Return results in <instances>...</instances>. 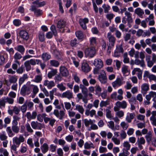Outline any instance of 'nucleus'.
<instances>
[{
    "instance_id": "obj_30",
    "label": "nucleus",
    "mask_w": 156,
    "mask_h": 156,
    "mask_svg": "<svg viewBox=\"0 0 156 156\" xmlns=\"http://www.w3.org/2000/svg\"><path fill=\"white\" fill-rule=\"evenodd\" d=\"M57 72V69H52L48 73L47 76L49 78L51 79L53 76L56 75Z\"/></svg>"
},
{
    "instance_id": "obj_2",
    "label": "nucleus",
    "mask_w": 156,
    "mask_h": 156,
    "mask_svg": "<svg viewBox=\"0 0 156 156\" xmlns=\"http://www.w3.org/2000/svg\"><path fill=\"white\" fill-rule=\"evenodd\" d=\"M115 105L116 106L114 107V110L115 112H117L119 110L120 108L125 109L127 106V103L125 101H123L121 102L118 101L116 103Z\"/></svg>"
},
{
    "instance_id": "obj_52",
    "label": "nucleus",
    "mask_w": 156,
    "mask_h": 156,
    "mask_svg": "<svg viewBox=\"0 0 156 156\" xmlns=\"http://www.w3.org/2000/svg\"><path fill=\"white\" fill-rule=\"evenodd\" d=\"M31 86L33 87V94L35 96L38 92L39 89L36 85L32 84L31 85Z\"/></svg>"
},
{
    "instance_id": "obj_15",
    "label": "nucleus",
    "mask_w": 156,
    "mask_h": 156,
    "mask_svg": "<svg viewBox=\"0 0 156 156\" xmlns=\"http://www.w3.org/2000/svg\"><path fill=\"white\" fill-rule=\"evenodd\" d=\"M37 114V113L35 111H33L32 114L30 112H28L26 113L25 116L28 119L30 120L32 119H35L36 117Z\"/></svg>"
},
{
    "instance_id": "obj_32",
    "label": "nucleus",
    "mask_w": 156,
    "mask_h": 156,
    "mask_svg": "<svg viewBox=\"0 0 156 156\" xmlns=\"http://www.w3.org/2000/svg\"><path fill=\"white\" fill-rule=\"evenodd\" d=\"M32 3L36 5L35 6L36 7H40L44 6L46 4V2L44 1L40 2L39 0H37L33 2Z\"/></svg>"
},
{
    "instance_id": "obj_9",
    "label": "nucleus",
    "mask_w": 156,
    "mask_h": 156,
    "mask_svg": "<svg viewBox=\"0 0 156 156\" xmlns=\"http://www.w3.org/2000/svg\"><path fill=\"white\" fill-rule=\"evenodd\" d=\"M53 114L60 119H62L65 115L64 111L62 110L60 111L59 112L58 110L55 109L53 112Z\"/></svg>"
},
{
    "instance_id": "obj_35",
    "label": "nucleus",
    "mask_w": 156,
    "mask_h": 156,
    "mask_svg": "<svg viewBox=\"0 0 156 156\" xmlns=\"http://www.w3.org/2000/svg\"><path fill=\"white\" fill-rule=\"evenodd\" d=\"M28 78V76L27 74H23V76L20 77L19 79V85L20 86L26 79H27Z\"/></svg>"
},
{
    "instance_id": "obj_37",
    "label": "nucleus",
    "mask_w": 156,
    "mask_h": 156,
    "mask_svg": "<svg viewBox=\"0 0 156 156\" xmlns=\"http://www.w3.org/2000/svg\"><path fill=\"white\" fill-rule=\"evenodd\" d=\"M75 109L78 111L80 114H83L84 110L82 106L79 105H76L75 106Z\"/></svg>"
},
{
    "instance_id": "obj_26",
    "label": "nucleus",
    "mask_w": 156,
    "mask_h": 156,
    "mask_svg": "<svg viewBox=\"0 0 156 156\" xmlns=\"http://www.w3.org/2000/svg\"><path fill=\"white\" fill-rule=\"evenodd\" d=\"M138 58H135L136 59L134 61V64L137 65H139L142 67H145V65L144 60L141 59L140 60Z\"/></svg>"
},
{
    "instance_id": "obj_16",
    "label": "nucleus",
    "mask_w": 156,
    "mask_h": 156,
    "mask_svg": "<svg viewBox=\"0 0 156 156\" xmlns=\"http://www.w3.org/2000/svg\"><path fill=\"white\" fill-rule=\"evenodd\" d=\"M30 9L32 11L34 12V14L37 16H41L42 14V11L40 9H36L35 5H31V8Z\"/></svg>"
},
{
    "instance_id": "obj_36",
    "label": "nucleus",
    "mask_w": 156,
    "mask_h": 156,
    "mask_svg": "<svg viewBox=\"0 0 156 156\" xmlns=\"http://www.w3.org/2000/svg\"><path fill=\"white\" fill-rule=\"evenodd\" d=\"M135 116L134 113H130L128 115L126 118V121L129 123L131 122L132 120L134 119Z\"/></svg>"
},
{
    "instance_id": "obj_23",
    "label": "nucleus",
    "mask_w": 156,
    "mask_h": 156,
    "mask_svg": "<svg viewBox=\"0 0 156 156\" xmlns=\"http://www.w3.org/2000/svg\"><path fill=\"white\" fill-rule=\"evenodd\" d=\"M66 25V22L63 19L58 20L57 23V27L59 29L64 28Z\"/></svg>"
},
{
    "instance_id": "obj_46",
    "label": "nucleus",
    "mask_w": 156,
    "mask_h": 156,
    "mask_svg": "<svg viewBox=\"0 0 156 156\" xmlns=\"http://www.w3.org/2000/svg\"><path fill=\"white\" fill-rule=\"evenodd\" d=\"M84 147L85 149H89L91 147L94 148V147L92 143H91L89 144L88 143L86 142L84 144Z\"/></svg>"
},
{
    "instance_id": "obj_1",
    "label": "nucleus",
    "mask_w": 156,
    "mask_h": 156,
    "mask_svg": "<svg viewBox=\"0 0 156 156\" xmlns=\"http://www.w3.org/2000/svg\"><path fill=\"white\" fill-rule=\"evenodd\" d=\"M82 49L84 51L85 56L87 57H89L90 58H92L95 54V48L93 47L85 48L82 47Z\"/></svg>"
},
{
    "instance_id": "obj_41",
    "label": "nucleus",
    "mask_w": 156,
    "mask_h": 156,
    "mask_svg": "<svg viewBox=\"0 0 156 156\" xmlns=\"http://www.w3.org/2000/svg\"><path fill=\"white\" fill-rule=\"evenodd\" d=\"M15 48L16 50L22 54L24 53L25 50L24 47L22 45H19L15 47Z\"/></svg>"
},
{
    "instance_id": "obj_44",
    "label": "nucleus",
    "mask_w": 156,
    "mask_h": 156,
    "mask_svg": "<svg viewBox=\"0 0 156 156\" xmlns=\"http://www.w3.org/2000/svg\"><path fill=\"white\" fill-rule=\"evenodd\" d=\"M12 129H11L10 127L8 126L7 127L6 131L9 137H12L14 135V133L13 132Z\"/></svg>"
},
{
    "instance_id": "obj_54",
    "label": "nucleus",
    "mask_w": 156,
    "mask_h": 156,
    "mask_svg": "<svg viewBox=\"0 0 156 156\" xmlns=\"http://www.w3.org/2000/svg\"><path fill=\"white\" fill-rule=\"evenodd\" d=\"M122 72L123 75H126V74L129 73L128 71V66H125L123 65L122 68Z\"/></svg>"
},
{
    "instance_id": "obj_29",
    "label": "nucleus",
    "mask_w": 156,
    "mask_h": 156,
    "mask_svg": "<svg viewBox=\"0 0 156 156\" xmlns=\"http://www.w3.org/2000/svg\"><path fill=\"white\" fill-rule=\"evenodd\" d=\"M152 136V133L151 131H149L148 133L145 135V138L146 139L147 143L148 144H149L152 139L153 137Z\"/></svg>"
},
{
    "instance_id": "obj_21",
    "label": "nucleus",
    "mask_w": 156,
    "mask_h": 156,
    "mask_svg": "<svg viewBox=\"0 0 156 156\" xmlns=\"http://www.w3.org/2000/svg\"><path fill=\"white\" fill-rule=\"evenodd\" d=\"M138 146L139 148L142 149L143 148L142 145L144 144L145 143V140L143 137H140V138H138L137 141Z\"/></svg>"
},
{
    "instance_id": "obj_13",
    "label": "nucleus",
    "mask_w": 156,
    "mask_h": 156,
    "mask_svg": "<svg viewBox=\"0 0 156 156\" xmlns=\"http://www.w3.org/2000/svg\"><path fill=\"white\" fill-rule=\"evenodd\" d=\"M79 23L80 26L84 30L87 29L86 23L89 22L88 19L87 18H85L83 19H80L79 20Z\"/></svg>"
},
{
    "instance_id": "obj_5",
    "label": "nucleus",
    "mask_w": 156,
    "mask_h": 156,
    "mask_svg": "<svg viewBox=\"0 0 156 156\" xmlns=\"http://www.w3.org/2000/svg\"><path fill=\"white\" fill-rule=\"evenodd\" d=\"M24 138L22 135H20L19 137L15 136L12 139L13 143L18 146L21 143L24 142Z\"/></svg>"
},
{
    "instance_id": "obj_7",
    "label": "nucleus",
    "mask_w": 156,
    "mask_h": 156,
    "mask_svg": "<svg viewBox=\"0 0 156 156\" xmlns=\"http://www.w3.org/2000/svg\"><path fill=\"white\" fill-rule=\"evenodd\" d=\"M107 38L112 47V48L113 47L115 42L116 38L111 33L109 32L107 34Z\"/></svg>"
},
{
    "instance_id": "obj_6",
    "label": "nucleus",
    "mask_w": 156,
    "mask_h": 156,
    "mask_svg": "<svg viewBox=\"0 0 156 156\" xmlns=\"http://www.w3.org/2000/svg\"><path fill=\"white\" fill-rule=\"evenodd\" d=\"M31 125L32 128L34 129L41 130L43 127V126L42 124L37 121L31 122Z\"/></svg>"
},
{
    "instance_id": "obj_24",
    "label": "nucleus",
    "mask_w": 156,
    "mask_h": 156,
    "mask_svg": "<svg viewBox=\"0 0 156 156\" xmlns=\"http://www.w3.org/2000/svg\"><path fill=\"white\" fill-rule=\"evenodd\" d=\"M81 69L82 71L85 73H88L90 70L89 65L86 62H84L82 63Z\"/></svg>"
},
{
    "instance_id": "obj_17",
    "label": "nucleus",
    "mask_w": 156,
    "mask_h": 156,
    "mask_svg": "<svg viewBox=\"0 0 156 156\" xmlns=\"http://www.w3.org/2000/svg\"><path fill=\"white\" fill-rule=\"evenodd\" d=\"M146 96L148 100H151V98H152L153 101H156V92L151 91L149 92L148 94Z\"/></svg>"
},
{
    "instance_id": "obj_45",
    "label": "nucleus",
    "mask_w": 156,
    "mask_h": 156,
    "mask_svg": "<svg viewBox=\"0 0 156 156\" xmlns=\"http://www.w3.org/2000/svg\"><path fill=\"white\" fill-rule=\"evenodd\" d=\"M50 63L51 66L55 67H58L59 65V62L58 61L55 60H50Z\"/></svg>"
},
{
    "instance_id": "obj_4",
    "label": "nucleus",
    "mask_w": 156,
    "mask_h": 156,
    "mask_svg": "<svg viewBox=\"0 0 156 156\" xmlns=\"http://www.w3.org/2000/svg\"><path fill=\"white\" fill-rule=\"evenodd\" d=\"M98 79L102 83L105 84L106 83L107 78L105 72L104 70H101V73L98 75Z\"/></svg>"
},
{
    "instance_id": "obj_14",
    "label": "nucleus",
    "mask_w": 156,
    "mask_h": 156,
    "mask_svg": "<svg viewBox=\"0 0 156 156\" xmlns=\"http://www.w3.org/2000/svg\"><path fill=\"white\" fill-rule=\"evenodd\" d=\"M156 111H153L151 112V116L150 118L151 124L156 126Z\"/></svg>"
},
{
    "instance_id": "obj_27",
    "label": "nucleus",
    "mask_w": 156,
    "mask_h": 156,
    "mask_svg": "<svg viewBox=\"0 0 156 156\" xmlns=\"http://www.w3.org/2000/svg\"><path fill=\"white\" fill-rule=\"evenodd\" d=\"M108 126L109 128L114 131H115L116 129H119L118 128L119 126H118L117 128V126H116L115 128V124L114 122L112 121H110L108 122Z\"/></svg>"
},
{
    "instance_id": "obj_42",
    "label": "nucleus",
    "mask_w": 156,
    "mask_h": 156,
    "mask_svg": "<svg viewBox=\"0 0 156 156\" xmlns=\"http://www.w3.org/2000/svg\"><path fill=\"white\" fill-rule=\"evenodd\" d=\"M76 37L79 39L82 40L84 37V35L81 31H77L76 32Z\"/></svg>"
},
{
    "instance_id": "obj_47",
    "label": "nucleus",
    "mask_w": 156,
    "mask_h": 156,
    "mask_svg": "<svg viewBox=\"0 0 156 156\" xmlns=\"http://www.w3.org/2000/svg\"><path fill=\"white\" fill-rule=\"evenodd\" d=\"M57 90V89L56 88H54L50 91L49 97L51 100L53 99L54 97V94L55 93H56Z\"/></svg>"
},
{
    "instance_id": "obj_51",
    "label": "nucleus",
    "mask_w": 156,
    "mask_h": 156,
    "mask_svg": "<svg viewBox=\"0 0 156 156\" xmlns=\"http://www.w3.org/2000/svg\"><path fill=\"white\" fill-rule=\"evenodd\" d=\"M24 65L27 71L30 70L31 68L30 64L29 62V61H27L24 63Z\"/></svg>"
},
{
    "instance_id": "obj_49",
    "label": "nucleus",
    "mask_w": 156,
    "mask_h": 156,
    "mask_svg": "<svg viewBox=\"0 0 156 156\" xmlns=\"http://www.w3.org/2000/svg\"><path fill=\"white\" fill-rule=\"evenodd\" d=\"M83 121L86 127L89 126L90 125H91L93 123V121L91 119L88 120L87 119H85L83 120Z\"/></svg>"
},
{
    "instance_id": "obj_55",
    "label": "nucleus",
    "mask_w": 156,
    "mask_h": 156,
    "mask_svg": "<svg viewBox=\"0 0 156 156\" xmlns=\"http://www.w3.org/2000/svg\"><path fill=\"white\" fill-rule=\"evenodd\" d=\"M57 87L60 91H64L66 89V87L64 86L62 83L58 84L57 85Z\"/></svg>"
},
{
    "instance_id": "obj_63",
    "label": "nucleus",
    "mask_w": 156,
    "mask_h": 156,
    "mask_svg": "<svg viewBox=\"0 0 156 156\" xmlns=\"http://www.w3.org/2000/svg\"><path fill=\"white\" fill-rule=\"evenodd\" d=\"M115 50L121 53H122L124 52V49L122 44L116 46Z\"/></svg>"
},
{
    "instance_id": "obj_40",
    "label": "nucleus",
    "mask_w": 156,
    "mask_h": 156,
    "mask_svg": "<svg viewBox=\"0 0 156 156\" xmlns=\"http://www.w3.org/2000/svg\"><path fill=\"white\" fill-rule=\"evenodd\" d=\"M41 150L43 153H45L48 150V145L46 143H44L41 147Z\"/></svg>"
},
{
    "instance_id": "obj_33",
    "label": "nucleus",
    "mask_w": 156,
    "mask_h": 156,
    "mask_svg": "<svg viewBox=\"0 0 156 156\" xmlns=\"http://www.w3.org/2000/svg\"><path fill=\"white\" fill-rule=\"evenodd\" d=\"M96 112L95 110L94 109H92L90 111V110H85V113L87 116L90 115L91 117H92L96 114Z\"/></svg>"
},
{
    "instance_id": "obj_34",
    "label": "nucleus",
    "mask_w": 156,
    "mask_h": 156,
    "mask_svg": "<svg viewBox=\"0 0 156 156\" xmlns=\"http://www.w3.org/2000/svg\"><path fill=\"white\" fill-rule=\"evenodd\" d=\"M41 57L44 61H46L50 59L51 55L47 52H44L42 54Z\"/></svg>"
},
{
    "instance_id": "obj_61",
    "label": "nucleus",
    "mask_w": 156,
    "mask_h": 156,
    "mask_svg": "<svg viewBox=\"0 0 156 156\" xmlns=\"http://www.w3.org/2000/svg\"><path fill=\"white\" fill-rule=\"evenodd\" d=\"M39 39L41 42H43L44 40V34L43 32H40L38 35Z\"/></svg>"
},
{
    "instance_id": "obj_43",
    "label": "nucleus",
    "mask_w": 156,
    "mask_h": 156,
    "mask_svg": "<svg viewBox=\"0 0 156 156\" xmlns=\"http://www.w3.org/2000/svg\"><path fill=\"white\" fill-rule=\"evenodd\" d=\"M123 62L125 63H129V59L128 57L127 53H124L123 55Z\"/></svg>"
},
{
    "instance_id": "obj_22",
    "label": "nucleus",
    "mask_w": 156,
    "mask_h": 156,
    "mask_svg": "<svg viewBox=\"0 0 156 156\" xmlns=\"http://www.w3.org/2000/svg\"><path fill=\"white\" fill-rule=\"evenodd\" d=\"M141 92L143 94H146L147 91L149 90V84L144 83L141 86Z\"/></svg>"
},
{
    "instance_id": "obj_57",
    "label": "nucleus",
    "mask_w": 156,
    "mask_h": 156,
    "mask_svg": "<svg viewBox=\"0 0 156 156\" xmlns=\"http://www.w3.org/2000/svg\"><path fill=\"white\" fill-rule=\"evenodd\" d=\"M118 93L119 94L118 95V100H122L123 98V97L122 96L123 94L122 90V89H119L118 90Z\"/></svg>"
},
{
    "instance_id": "obj_59",
    "label": "nucleus",
    "mask_w": 156,
    "mask_h": 156,
    "mask_svg": "<svg viewBox=\"0 0 156 156\" xmlns=\"http://www.w3.org/2000/svg\"><path fill=\"white\" fill-rule=\"evenodd\" d=\"M25 127L27 131L29 133H32L34 131L31 128L29 123H27L25 125Z\"/></svg>"
},
{
    "instance_id": "obj_8",
    "label": "nucleus",
    "mask_w": 156,
    "mask_h": 156,
    "mask_svg": "<svg viewBox=\"0 0 156 156\" xmlns=\"http://www.w3.org/2000/svg\"><path fill=\"white\" fill-rule=\"evenodd\" d=\"M93 64L95 67H98V68H102L104 66L103 61L99 58L95 59Z\"/></svg>"
},
{
    "instance_id": "obj_53",
    "label": "nucleus",
    "mask_w": 156,
    "mask_h": 156,
    "mask_svg": "<svg viewBox=\"0 0 156 156\" xmlns=\"http://www.w3.org/2000/svg\"><path fill=\"white\" fill-rule=\"evenodd\" d=\"M8 137L6 135L5 132L3 131L0 133V139L2 141L6 140Z\"/></svg>"
},
{
    "instance_id": "obj_56",
    "label": "nucleus",
    "mask_w": 156,
    "mask_h": 156,
    "mask_svg": "<svg viewBox=\"0 0 156 156\" xmlns=\"http://www.w3.org/2000/svg\"><path fill=\"white\" fill-rule=\"evenodd\" d=\"M12 129L13 132L15 133H18L20 131V128L17 126H12Z\"/></svg>"
},
{
    "instance_id": "obj_20",
    "label": "nucleus",
    "mask_w": 156,
    "mask_h": 156,
    "mask_svg": "<svg viewBox=\"0 0 156 156\" xmlns=\"http://www.w3.org/2000/svg\"><path fill=\"white\" fill-rule=\"evenodd\" d=\"M122 80L120 78H117L116 80L112 83L113 87L114 88L121 86L122 84Z\"/></svg>"
},
{
    "instance_id": "obj_3",
    "label": "nucleus",
    "mask_w": 156,
    "mask_h": 156,
    "mask_svg": "<svg viewBox=\"0 0 156 156\" xmlns=\"http://www.w3.org/2000/svg\"><path fill=\"white\" fill-rule=\"evenodd\" d=\"M31 93L30 88L26 85H24L20 90V94L23 96L29 95Z\"/></svg>"
},
{
    "instance_id": "obj_62",
    "label": "nucleus",
    "mask_w": 156,
    "mask_h": 156,
    "mask_svg": "<svg viewBox=\"0 0 156 156\" xmlns=\"http://www.w3.org/2000/svg\"><path fill=\"white\" fill-rule=\"evenodd\" d=\"M15 63L12 65V68L14 70H16L17 69L18 66H20V63L18 61H15Z\"/></svg>"
},
{
    "instance_id": "obj_31",
    "label": "nucleus",
    "mask_w": 156,
    "mask_h": 156,
    "mask_svg": "<svg viewBox=\"0 0 156 156\" xmlns=\"http://www.w3.org/2000/svg\"><path fill=\"white\" fill-rule=\"evenodd\" d=\"M106 117L108 119H112V116L111 114V108L110 107H107L105 110Z\"/></svg>"
},
{
    "instance_id": "obj_58",
    "label": "nucleus",
    "mask_w": 156,
    "mask_h": 156,
    "mask_svg": "<svg viewBox=\"0 0 156 156\" xmlns=\"http://www.w3.org/2000/svg\"><path fill=\"white\" fill-rule=\"evenodd\" d=\"M52 53L54 54L56 57H58V59H62L61 54L57 49L52 52Z\"/></svg>"
},
{
    "instance_id": "obj_18",
    "label": "nucleus",
    "mask_w": 156,
    "mask_h": 156,
    "mask_svg": "<svg viewBox=\"0 0 156 156\" xmlns=\"http://www.w3.org/2000/svg\"><path fill=\"white\" fill-rule=\"evenodd\" d=\"M129 54L131 57H133L134 56L135 58H139V52L138 51H136L133 48H131L130 50L129 51Z\"/></svg>"
},
{
    "instance_id": "obj_39",
    "label": "nucleus",
    "mask_w": 156,
    "mask_h": 156,
    "mask_svg": "<svg viewBox=\"0 0 156 156\" xmlns=\"http://www.w3.org/2000/svg\"><path fill=\"white\" fill-rule=\"evenodd\" d=\"M80 87L82 93L84 95H87L88 93V89L87 88L82 84H80Z\"/></svg>"
},
{
    "instance_id": "obj_25",
    "label": "nucleus",
    "mask_w": 156,
    "mask_h": 156,
    "mask_svg": "<svg viewBox=\"0 0 156 156\" xmlns=\"http://www.w3.org/2000/svg\"><path fill=\"white\" fill-rule=\"evenodd\" d=\"M43 79L42 74H37L35 76L34 78L32 80V81L37 83H40Z\"/></svg>"
},
{
    "instance_id": "obj_12",
    "label": "nucleus",
    "mask_w": 156,
    "mask_h": 156,
    "mask_svg": "<svg viewBox=\"0 0 156 156\" xmlns=\"http://www.w3.org/2000/svg\"><path fill=\"white\" fill-rule=\"evenodd\" d=\"M43 85L46 86L48 89H51L55 86V84L53 81H49L48 80H45L44 82Z\"/></svg>"
},
{
    "instance_id": "obj_64",
    "label": "nucleus",
    "mask_w": 156,
    "mask_h": 156,
    "mask_svg": "<svg viewBox=\"0 0 156 156\" xmlns=\"http://www.w3.org/2000/svg\"><path fill=\"white\" fill-rule=\"evenodd\" d=\"M102 7L104 9V12L105 13H107L108 12V11L110 9V6L109 5L104 4L102 5Z\"/></svg>"
},
{
    "instance_id": "obj_10",
    "label": "nucleus",
    "mask_w": 156,
    "mask_h": 156,
    "mask_svg": "<svg viewBox=\"0 0 156 156\" xmlns=\"http://www.w3.org/2000/svg\"><path fill=\"white\" fill-rule=\"evenodd\" d=\"M60 74L61 76L67 77L69 74V71L64 66H61L59 68Z\"/></svg>"
},
{
    "instance_id": "obj_38",
    "label": "nucleus",
    "mask_w": 156,
    "mask_h": 156,
    "mask_svg": "<svg viewBox=\"0 0 156 156\" xmlns=\"http://www.w3.org/2000/svg\"><path fill=\"white\" fill-rule=\"evenodd\" d=\"M123 145L124 147L123 150L128 151L130 149L131 145L128 141H125L123 144Z\"/></svg>"
},
{
    "instance_id": "obj_11",
    "label": "nucleus",
    "mask_w": 156,
    "mask_h": 156,
    "mask_svg": "<svg viewBox=\"0 0 156 156\" xmlns=\"http://www.w3.org/2000/svg\"><path fill=\"white\" fill-rule=\"evenodd\" d=\"M61 97L62 98H66L68 99H70L73 98V93L69 90H67L63 92Z\"/></svg>"
},
{
    "instance_id": "obj_50",
    "label": "nucleus",
    "mask_w": 156,
    "mask_h": 156,
    "mask_svg": "<svg viewBox=\"0 0 156 156\" xmlns=\"http://www.w3.org/2000/svg\"><path fill=\"white\" fill-rule=\"evenodd\" d=\"M90 44L91 45L95 46L97 44V38L95 37H92L90 38Z\"/></svg>"
},
{
    "instance_id": "obj_28",
    "label": "nucleus",
    "mask_w": 156,
    "mask_h": 156,
    "mask_svg": "<svg viewBox=\"0 0 156 156\" xmlns=\"http://www.w3.org/2000/svg\"><path fill=\"white\" fill-rule=\"evenodd\" d=\"M134 13L140 17H142L144 14V12L143 9L140 8H137L135 9Z\"/></svg>"
},
{
    "instance_id": "obj_19",
    "label": "nucleus",
    "mask_w": 156,
    "mask_h": 156,
    "mask_svg": "<svg viewBox=\"0 0 156 156\" xmlns=\"http://www.w3.org/2000/svg\"><path fill=\"white\" fill-rule=\"evenodd\" d=\"M20 35L21 38L26 40H27L29 38L28 33L24 30H21L20 32Z\"/></svg>"
},
{
    "instance_id": "obj_60",
    "label": "nucleus",
    "mask_w": 156,
    "mask_h": 156,
    "mask_svg": "<svg viewBox=\"0 0 156 156\" xmlns=\"http://www.w3.org/2000/svg\"><path fill=\"white\" fill-rule=\"evenodd\" d=\"M109 104V102L108 101H101L100 103V106L101 107H106Z\"/></svg>"
},
{
    "instance_id": "obj_48",
    "label": "nucleus",
    "mask_w": 156,
    "mask_h": 156,
    "mask_svg": "<svg viewBox=\"0 0 156 156\" xmlns=\"http://www.w3.org/2000/svg\"><path fill=\"white\" fill-rule=\"evenodd\" d=\"M27 146L26 145L22 144L20 150V152L22 154L26 153L27 151Z\"/></svg>"
}]
</instances>
